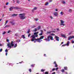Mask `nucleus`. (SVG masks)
Wrapping results in <instances>:
<instances>
[{"instance_id":"nucleus-4","label":"nucleus","mask_w":74,"mask_h":74,"mask_svg":"<svg viewBox=\"0 0 74 74\" xmlns=\"http://www.w3.org/2000/svg\"><path fill=\"white\" fill-rule=\"evenodd\" d=\"M47 38L46 39H45L44 40H46V41H50V40H53V37L50 36H47Z\"/></svg>"},{"instance_id":"nucleus-8","label":"nucleus","mask_w":74,"mask_h":74,"mask_svg":"<svg viewBox=\"0 0 74 74\" xmlns=\"http://www.w3.org/2000/svg\"><path fill=\"white\" fill-rule=\"evenodd\" d=\"M74 38V36H71L69 37L68 38V40H70V39H72V38Z\"/></svg>"},{"instance_id":"nucleus-1","label":"nucleus","mask_w":74,"mask_h":74,"mask_svg":"<svg viewBox=\"0 0 74 74\" xmlns=\"http://www.w3.org/2000/svg\"><path fill=\"white\" fill-rule=\"evenodd\" d=\"M38 33V32H34V33L33 35L31 36V38H32L31 39V41H34V40H36L37 39L36 38V37H38V35L37 34Z\"/></svg>"},{"instance_id":"nucleus-47","label":"nucleus","mask_w":74,"mask_h":74,"mask_svg":"<svg viewBox=\"0 0 74 74\" xmlns=\"http://www.w3.org/2000/svg\"><path fill=\"white\" fill-rule=\"evenodd\" d=\"M39 36H42V33H41L39 34Z\"/></svg>"},{"instance_id":"nucleus-13","label":"nucleus","mask_w":74,"mask_h":74,"mask_svg":"<svg viewBox=\"0 0 74 74\" xmlns=\"http://www.w3.org/2000/svg\"><path fill=\"white\" fill-rule=\"evenodd\" d=\"M61 36H62V37H64V38H66V35L64 34H61Z\"/></svg>"},{"instance_id":"nucleus-9","label":"nucleus","mask_w":74,"mask_h":74,"mask_svg":"<svg viewBox=\"0 0 74 74\" xmlns=\"http://www.w3.org/2000/svg\"><path fill=\"white\" fill-rule=\"evenodd\" d=\"M10 23L11 24V25L12 26L13 25H15V22H14L13 21H11L10 22Z\"/></svg>"},{"instance_id":"nucleus-40","label":"nucleus","mask_w":74,"mask_h":74,"mask_svg":"<svg viewBox=\"0 0 74 74\" xmlns=\"http://www.w3.org/2000/svg\"><path fill=\"white\" fill-rule=\"evenodd\" d=\"M58 69H59V68H56V71H57L58 70Z\"/></svg>"},{"instance_id":"nucleus-15","label":"nucleus","mask_w":74,"mask_h":74,"mask_svg":"<svg viewBox=\"0 0 74 74\" xmlns=\"http://www.w3.org/2000/svg\"><path fill=\"white\" fill-rule=\"evenodd\" d=\"M14 8L15 9H16V10H18L19 9H20V8H18L17 7H14Z\"/></svg>"},{"instance_id":"nucleus-58","label":"nucleus","mask_w":74,"mask_h":74,"mask_svg":"<svg viewBox=\"0 0 74 74\" xmlns=\"http://www.w3.org/2000/svg\"><path fill=\"white\" fill-rule=\"evenodd\" d=\"M52 0H50L49 1L50 2H52Z\"/></svg>"},{"instance_id":"nucleus-46","label":"nucleus","mask_w":74,"mask_h":74,"mask_svg":"<svg viewBox=\"0 0 74 74\" xmlns=\"http://www.w3.org/2000/svg\"><path fill=\"white\" fill-rule=\"evenodd\" d=\"M5 34V32H4L2 34Z\"/></svg>"},{"instance_id":"nucleus-54","label":"nucleus","mask_w":74,"mask_h":74,"mask_svg":"<svg viewBox=\"0 0 74 74\" xmlns=\"http://www.w3.org/2000/svg\"><path fill=\"white\" fill-rule=\"evenodd\" d=\"M10 33V31H9L8 32V33Z\"/></svg>"},{"instance_id":"nucleus-38","label":"nucleus","mask_w":74,"mask_h":74,"mask_svg":"<svg viewBox=\"0 0 74 74\" xmlns=\"http://www.w3.org/2000/svg\"><path fill=\"white\" fill-rule=\"evenodd\" d=\"M51 36H55V34H53V33H52L51 34Z\"/></svg>"},{"instance_id":"nucleus-59","label":"nucleus","mask_w":74,"mask_h":74,"mask_svg":"<svg viewBox=\"0 0 74 74\" xmlns=\"http://www.w3.org/2000/svg\"><path fill=\"white\" fill-rule=\"evenodd\" d=\"M5 54L6 56H7V54H8V53H7V52H6Z\"/></svg>"},{"instance_id":"nucleus-22","label":"nucleus","mask_w":74,"mask_h":74,"mask_svg":"<svg viewBox=\"0 0 74 74\" xmlns=\"http://www.w3.org/2000/svg\"><path fill=\"white\" fill-rule=\"evenodd\" d=\"M17 47V44H16L14 45V46L13 47V48H16Z\"/></svg>"},{"instance_id":"nucleus-50","label":"nucleus","mask_w":74,"mask_h":74,"mask_svg":"<svg viewBox=\"0 0 74 74\" xmlns=\"http://www.w3.org/2000/svg\"><path fill=\"white\" fill-rule=\"evenodd\" d=\"M9 41H10V40H9L8 39H7V42H9Z\"/></svg>"},{"instance_id":"nucleus-60","label":"nucleus","mask_w":74,"mask_h":74,"mask_svg":"<svg viewBox=\"0 0 74 74\" xmlns=\"http://www.w3.org/2000/svg\"><path fill=\"white\" fill-rule=\"evenodd\" d=\"M54 64H56L55 61L54 62Z\"/></svg>"},{"instance_id":"nucleus-61","label":"nucleus","mask_w":74,"mask_h":74,"mask_svg":"<svg viewBox=\"0 0 74 74\" xmlns=\"http://www.w3.org/2000/svg\"><path fill=\"white\" fill-rule=\"evenodd\" d=\"M4 16V14H3L2 15V17H3Z\"/></svg>"},{"instance_id":"nucleus-12","label":"nucleus","mask_w":74,"mask_h":74,"mask_svg":"<svg viewBox=\"0 0 74 74\" xmlns=\"http://www.w3.org/2000/svg\"><path fill=\"white\" fill-rule=\"evenodd\" d=\"M17 15H18V14H12L11 15V16H12V17H14V16H17Z\"/></svg>"},{"instance_id":"nucleus-30","label":"nucleus","mask_w":74,"mask_h":74,"mask_svg":"<svg viewBox=\"0 0 74 74\" xmlns=\"http://www.w3.org/2000/svg\"><path fill=\"white\" fill-rule=\"evenodd\" d=\"M45 71V69H42L41 70V71H42V72H44V71Z\"/></svg>"},{"instance_id":"nucleus-3","label":"nucleus","mask_w":74,"mask_h":74,"mask_svg":"<svg viewBox=\"0 0 74 74\" xmlns=\"http://www.w3.org/2000/svg\"><path fill=\"white\" fill-rule=\"evenodd\" d=\"M7 46H8V48H10V49H11L12 47H14V42L12 41L11 42V43L10 42H9L7 44Z\"/></svg>"},{"instance_id":"nucleus-6","label":"nucleus","mask_w":74,"mask_h":74,"mask_svg":"<svg viewBox=\"0 0 74 74\" xmlns=\"http://www.w3.org/2000/svg\"><path fill=\"white\" fill-rule=\"evenodd\" d=\"M60 22H61V23L60 24V25H62L63 26H65V24H64V21H63V20H60Z\"/></svg>"},{"instance_id":"nucleus-43","label":"nucleus","mask_w":74,"mask_h":74,"mask_svg":"<svg viewBox=\"0 0 74 74\" xmlns=\"http://www.w3.org/2000/svg\"><path fill=\"white\" fill-rule=\"evenodd\" d=\"M62 72H64V69H62Z\"/></svg>"},{"instance_id":"nucleus-34","label":"nucleus","mask_w":74,"mask_h":74,"mask_svg":"<svg viewBox=\"0 0 74 74\" xmlns=\"http://www.w3.org/2000/svg\"><path fill=\"white\" fill-rule=\"evenodd\" d=\"M30 36H31V34H29L28 35V37H29Z\"/></svg>"},{"instance_id":"nucleus-35","label":"nucleus","mask_w":74,"mask_h":74,"mask_svg":"<svg viewBox=\"0 0 74 74\" xmlns=\"http://www.w3.org/2000/svg\"><path fill=\"white\" fill-rule=\"evenodd\" d=\"M37 8L36 7H35L34 8V10H37Z\"/></svg>"},{"instance_id":"nucleus-51","label":"nucleus","mask_w":74,"mask_h":74,"mask_svg":"<svg viewBox=\"0 0 74 74\" xmlns=\"http://www.w3.org/2000/svg\"><path fill=\"white\" fill-rule=\"evenodd\" d=\"M72 43L73 44L74 43V41L72 40Z\"/></svg>"},{"instance_id":"nucleus-28","label":"nucleus","mask_w":74,"mask_h":74,"mask_svg":"<svg viewBox=\"0 0 74 74\" xmlns=\"http://www.w3.org/2000/svg\"><path fill=\"white\" fill-rule=\"evenodd\" d=\"M36 27V25H34L32 26V28H34V27Z\"/></svg>"},{"instance_id":"nucleus-11","label":"nucleus","mask_w":74,"mask_h":74,"mask_svg":"<svg viewBox=\"0 0 74 74\" xmlns=\"http://www.w3.org/2000/svg\"><path fill=\"white\" fill-rule=\"evenodd\" d=\"M10 27V25H7L6 26H5L4 27V28H8V27Z\"/></svg>"},{"instance_id":"nucleus-53","label":"nucleus","mask_w":74,"mask_h":74,"mask_svg":"<svg viewBox=\"0 0 74 74\" xmlns=\"http://www.w3.org/2000/svg\"><path fill=\"white\" fill-rule=\"evenodd\" d=\"M55 73H56L55 72H54L53 73H52L51 74H55Z\"/></svg>"},{"instance_id":"nucleus-55","label":"nucleus","mask_w":74,"mask_h":74,"mask_svg":"<svg viewBox=\"0 0 74 74\" xmlns=\"http://www.w3.org/2000/svg\"><path fill=\"white\" fill-rule=\"evenodd\" d=\"M6 5H8V2L7 3H6Z\"/></svg>"},{"instance_id":"nucleus-29","label":"nucleus","mask_w":74,"mask_h":74,"mask_svg":"<svg viewBox=\"0 0 74 74\" xmlns=\"http://www.w3.org/2000/svg\"><path fill=\"white\" fill-rule=\"evenodd\" d=\"M30 32V29H29L27 32V33L29 34Z\"/></svg>"},{"instance_id":"nucleus-23","label":"nucleus","mask_w":74,"mask_h":74,"mask_svg":"<svg viewBox=\"0 0 74 74\" xmlns=\"http://www.w3.org/2000/svg\"><path fill=\"white\" fill-rule=\"evenodd\" d=\"M69 12H72V10H71V9H70L69 10Z\"/></svg>"},{"instance_id":"nucleus-56","label":"nucleus","mask_w":74,"mask_h":74,"mask_svg":"<svg viewBox=\"0 0 74 74\" xmlns=\"http://www.w3.org/2000/svg\"><path fill=\"white\" fill-rule=\"evenodd\" d=\"M40 32H41V33H42V30H40Z\"/></svg>"},{"instance_id":"nucleus-19","label":"nucleus","mask_w":74,"mask_h":74,"mask_svg":"<svg viewBox=\"0 0 74 74\" xmlns=\"http://www.w3.org/2000/svg\"><path fill=\"white\" fill-rule=\"evenodd\" d=\"M12 9H13V8H12V7H11L9 8V10L10 11H12Z\"/></svg>"},{"instance_id":"nucleus-44","label":"nucleus","mask_w":74,"mask_h":74,"mask_svg":"<svg viewBox=\"0 0 74 74\" xmlns=\"http://www.w3.org/2000/svg\"><path fill=\"white\" fill-rule=\"evenodd\" d=\"M55 70H56L55 68H53V69H52V70L53 71H55Z\"/></svg>"},{"instance_id":"nucleus-26","label":"nucleus","mask_w":74,"mask_h":74,"mask_svg":"<svg viewBox=\"0 0 74 74\" xmlns=\"http://www.w3.org/2000/svg\"><path fill=\"white\" fill-rule=\"evenodd\" d=\"M64 69L66 70H67V67H64Z\"/></svg>"},{"instance_id":"nucleus-41","label":"nucleus","mask_w":74,"mask_h":74,"mask_svg":"<svg viewBox=\"0 0 74 74\" xmlns=\"http://www.w3.org/2000/svg\"><path fill=\"white\" fill-rule=\"evenodd\" d=\"M34 64H32V65H31V67H33V66H34Z\"/></svg>"},{"instance_id":"nucleus-39","label":"nucleus","mask_w":74,"mask_h":74,"mask_svg":"<svg viewBox=\"0 0 74 74\" xmlns=\"http://www.w3.org/2000/svg\"><path fill=\"white\" fill-rule=\"evenodd\" d=\"M55 67H58V65L56 64H55Z\"/></svg>"},{"instance_id":"nucleus-64","label":"nucleus","mask_w":74,"mask_h":74,"mask_svg":"<svg viewBox=\"0 0 74 74\" xmlns=\"http://www.w3.org/2000/svg\"><path fill=\"white\" fill-rule=\"evenodd\" d=\"M1 20H2V19H0V21H1Z\"/></svg>"},{"instance_id":"nucleus-36","label":"nucleus","mask_w":74,"mask_h":74,"mask_svg":"<svg viewBox=\"0 0 74 74\" xmlns=\"http://www.w3.org/2000/svg\"><path fill=\"white\" fill-rule=\"evenodd\" d=\"M20 41H21V40H20L19 39V40H17L16 41V42H20Z\"/></svg>"},{"instance_id":"nucleus-27","label":"nucleus","mask_w":74,"mask_h":74,"mask_svg":"<svg viewBox=\"0 0 74 74\" xmlns=\"http://www.w3.org/2000/svg\"><path fill=\"white\" fill-rule=\"evenodd\" d=\"M15 36H16L17 37L19 36V35H18V34H15Z\"/></svg>"},{"instance_id":"nucleus-18","label":"nucleus","mask_w":74,"mask_h":74,"mask_svg":"<svg viewBox=\"0 0 74 74\" xmlns=\"http://www.w3.org/2000/svg\"><path fill=\"white\" fill-rule=\"evenodd\" d=\"M60 14H61V15H63L64 14V13L63 12H61L60 13Z\"/></svg>"},{"instance_id":"nucleus-16","label":"nucleus","mask_w":74,"mask_h":74,"mask_svg":"<svg viewBox=\"0 0 74 74\" xmlns=\"http://www.w3.org/2000/svg\"><path fill=\"white\" fill-rule=\"evenodd\" d=\"M62 4H65L66 3V2L63 0L62 1Z\"/></svg>"},{"instance_id":"nucleus-7","label":"nucleus","mask_w":74,"mask_h":74,"mask_svg":"<svg viewBox=\"0 0 74 74\" xmlns=\"http://www.w3.org/2000/svg\"><path fill=\"white\" fill-rule=\"evenodd\" d=\"M55 38H56V41H59V37L56 36L55 37Z\"/></svg>"},{"instance_id":"nucleus-25","label":"nucleus","mask_w":74,"mask_h":74,"mask_svg":"<svg viewBox=\"0 0 74 74\" xmlns=\"http://www.w3.org/2000/svg\"><path fill=\"white\" fill-rule=\"evenodd\" d=\"M51 31H48L47 32V34H50V33H51Z\"/></svg>"},{"instance_id":"nucleus-21","label":"nucleus","mask_w":74,"mask_h":74,"mask_svg":"<svg viewBox=\"0 0 74 74\" xmlns=\"http://www.w3.org/2000/svg\"><path fill=\"white\" fill-rule=\"evenodd\" d=\"M22 38H23L24 39L25 38V35H23L22 36Z\"/></svg>"},{"instance_id":"nucleus-24","label":"nucleus","mask_w":74,"mask_h":74,"mask_svg":"<svg viewBox=\"0 0 74 74\" xmlns=\"http://www.w3.org/2000/svg\"><path fill=\"white\" fill-rule=\"evenodd\" d=\"M8 20H7L6 21L5 25L6 24H7L8 23Z\"/></svg>"},{"instance_id":"nucleus-31","label":"nucleus","mask_w":74,"mask_h":74,"mask_svg":"<svg viewBox=\"0 0 74 74\" xmlns=\"http://www.w3.org/2000/svg\"><path fill=\"white\" fill-rule=\"evenodd\" d=\"M34 19H35V21H38V18H35Z\"/></svg>"},{"instance_id":"nucleus-37","label":"nucleus","mask_w":74,"mask_h":74,"mask_svg":"<svg viewBox=\"0 0 74 74\" xmlns=\"http://www.w3.org/2000/svg\"><path fill=\"white\" fill-rule=\"evenodd\" d=\"M45 74H49V73H48V72H45Z\"/></svg>"},{"instance_id":"nucleus-63","label":"nucleus","mask_w":74,"mask_h":74,"mask_svg":"<svg viewBox=\"0 0 74 74\" xmlns=\"http://www.w3.org/2000/svg\"><path fill=\"white\" fill-rule=\"evenodd\" d=\"M59 30V29H58V28H57V30Z\"/></svg>"},{"instance_id":"nucleus-32","label":"nucleus","mask_w":74,"mask_h":74,"mask_svg":"<svg viewBox=\"0 0 74 74\" xmlns=\"http://www.w3.org/2000/svg\"><path fill=\"white\" fill-rule=\"evenodd\" d=\"M49 4V3L48 2H47V3H46L45 4V5H48V4Z\"/></svg>"},{"instance_id":"nucleus-57","label":"nucleus","mask_w":74,"mask_h":74,"mask_svg":"<svg viewBox=\"0 0 74 74\" xmlns=\"http://www.w3.org/2000/svg\"><path fill=\"white\" fill-rule=\"evenodd\" d=\"M55 11H58V9H57L55 10Z\"/></svg>"},{"instance_id":"nucleus-10","label":"nucleus","mask_w":74,"mask_h":74,"mask_svg":"<svg viewBox=\"0 0 74 74\" xmlns=\"http://www.w3.org/2000/svg\"><path fill=\"white\" fill-rule=\"evenodd\" d=\"M54 15H55V16H58V13L57 12H55L54 13Z\"/></svg>"},{"instance_id":"nucleus-48","label":"nucleus","mask_w":74,"mask_h":74,"mask_svg":"<svg viewBox=\"0 0 74 74\" xmlns=\"http://www.w3.org/2000/svg\"><path fill=\"white\" fill-rule=\"evenodd\" d=\"M50 32H51V33H55V31H51Z\"/></svg>"},{"instance_id":"nucleus-42","label":"nucleus","mask_w":74,"mask_h":74,"mask_svg":"<svg viewBox=\"0 0 74 74\" xmlns=\"http://www.w3.org/2000/svg\"><path fill=\"white\" fill-rule=\"evenodd\" d=\"M29 71L30 72H32V69H29Z\"/></svg>"},{"instance_id":"nucleus-45","label":"nucleus","mask_w":74,"mask_h":74,"mask_svg":"<svg viewBox=\"0 0 74 74\" xmlns=\"http://www.w3.org/2000/svg\"><path fill=\"white\" fill-rule=\"evenodd\" d=\"M3 51V49H0V52H2V51Z\"/></svg>"},{"instance_id":"nucleus-2","label":"nucleus","mask_w":74,"mask_h":74,"mask_svg":"<svg viewBox=\"0 0 74 74\" xmlns=\"http://www.w3.org/2000/svg\"><path fill=\"white\" fill-rule=\"evenodd\" d=\"M19 16L20 19L23 20L26 18V16L25 15V14H19Z\"/></svg>"},{"instance_id":"nucleus-33","label":"nucleus","mask_w":74,"mask_h":74,"mask_svg":"<svg viewBox=\"0 0 74 74\" xmlns=\"http://www.w3.org/2000/svg\"><path fill=\"white\" fill-rule=\"evenodd\" d=\"M20 3V2L19 1L17 0L16 1V3H18V4H19V3Z\"/></svg>"},{"instance_id":"nucleus-52","label":"nucleus","mask_w":74,"mask_h":74,"mask_svg":"<svg viewBox=\"0 0 74 74\" xmlns=\"http://www.w3.org/2000/svg\"><path fill=\"white\" fill-rule=\"evenodd\" d=\"M5 52H8V50H7V49H6Z\"/></svg>"},{"instance_id":"nucleus-49","label":"nucleus","mask_w":74,"mask_h":74,"mask_svg":"<svg viewBox=\"0 0 74 74\" xmlns=\"http://www.w3.org/2000/svg\"><path fill=\"white\" fill-rule=\"evenodd\" d=\"M50 18H51V19H53V17H52V16H50Z\"/></svg>"},{"instance_id":"nucleus-5","label":"nucleus","mask_w":74,"mask_h":74,"mask_svg":"<svg viewBox=\"0 0 74 74\" xmlns=\"http://www.w3.org/2000/svg\"><path fill=\"white\" fill-rule=\"evenodd\" d=\"M44 36H40V38H38L36 39V41L38 42H41V39H43L44 38Z\"/></svg>"},{"instance_id":"nucleus-62","label":"nucleus","mask_w":74,"mask_h":74,"mask_svg":"<svg viewBox=\"0 0 74 74\" xmlns=\"http://www.w3.org/2000/svg\"><path fill=\"white\" fill-rule=\"evenodd\" d=\"M63 44V42H62L61 43V44Z\"/></svg>"},{"instance_id":"nucleus-17","label":"nucleus","mask_w":74,"mask_h":74,"mask_svg":"<svg viewBox=\"0 0 74 74\" xmlns=\"http://www.w3.org/2000/svg\"><path fill=\"white\" fill-rule=\"evenodd\" d=\"M37 29L38 30H40L41 29V26H39L38 27H37Z\"/></svg>"},{"instance_id":"nucleus-14","label":"nucleus","mask_w":74,"mask_h":74,"mask_svg":"<svg viewBox=\"0 0 74 74\" xmlns=\"http://www.w3.org/2000/svg\"><path fill=\"white\" fill-rule=\"evenodd\" d=\"M69 44H70V42L69 41H68L67 44H65V45H67V46H69Z\"/></svg>"},{"instance_id":"nucleus-20","label":"nucleus","mask_w":74,"mask_h":74,"mask_svg":"<svg viewBox=\"0 0 74 74\" xmlns=\"http://www.w3.org/2000/svg\"><path fill=\"white\" fill-rule=\"evenodd\" d=\"M38 30V29L37 28H35L34 30V32H36V31H37Z\"/></svg>"}]
</instances>
